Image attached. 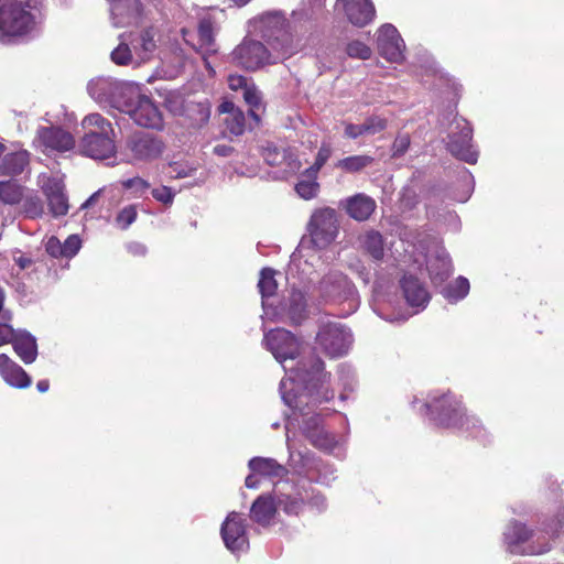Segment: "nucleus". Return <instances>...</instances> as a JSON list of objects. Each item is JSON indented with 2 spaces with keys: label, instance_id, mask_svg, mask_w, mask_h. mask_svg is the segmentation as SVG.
Returning <instances> with one entry per match:
<instances>
[{
  "label": "nucleus",
  "instance_id": "nucleus-1",
  "mask_svg": "<svg viewBox=\"0 0 564 564\" xmlns=\"http://www.w3.org/2000/svg\"><path fill=\"white\" fill-rule=\"evenodd\" d=\"M263 343L265 348L280 362L286 373L280 382V393L283 402L293 412L303 411L317 403L330 400L334 394L325 387L327 375L324 372V362L313 357L310 361V369L306 365L299 362L296 369H288L284 365L288 360L296 359L302 350L303 344L294 334L276 328L264 334Z\"/></svg>",
  "mask_w": 564,
  "mask_h": 564
},
{
  "label": "nucleus",
  "instance_id": "nucleus-2",
  "mask_svg": "<svg viewBox=\"0 0 564 564\" xmlns=\"http://www.w3.org/2000/svg\"><path fill=\"white\" fill-rule=\"evenodd\" d=\"M321 416V412H315V406L293 412L285 424L286 447L289 465L295 473L328 484L335 478L334 468L316 462L314 454L301 445V438L304 437L322 451L332 452L337 446L335 436L324 430Z\"/></svg>",
  "mask_w": 564,
  "mask_h": 564
},
{
  "label": "nucleus",
  "instance_id": "nucleus-3",
  "mask_svg": "<svg viewBox=\"0 0 564 564\" xmlns=\"http://www.w3.org/2000/svg\"><path fill=\"white\" fill-rule=\"evenodd\" d=\"M412 403L421 414L430 415L441 426L456 429L480 441L486 437V430L480 421L468 415L460 400L452 393L433 392L425 401L414 398Z\"/></svg>",
  "mask_w": 564,
  "mask_h": 564
},
{
  "label": "nucleus",
  "instance_id": "nucleus-4",
  "mask_svg": "<svg viewBox=\"0 0 564 564\" xmlns=\"http://www.w3.org/2000/svg\"><path fill=\"white\" fill-rule=\"evenodd\" d=\"M304 498L302 492L289 481H278L273 488V496L262 495L251 506L250 518L262 527L271 525L281 508L286 514L297 516L303 510Z\"/></svg>",
  "mask_w": 564,
  "mask_h": 564
},
{
  "label": "nucleus",
  "instance_id": "nucleus-5",
  "mask_svg": "<svg viewBox=\"0 0 564 564\" xmlns=\"http://www.w3.org/2000/svg\"><path fill=\"white\" fill-rule=\"evenodd\" d=\"M43 13L30 1L0 0V40L11 41L34 32L42 23Z\"/></svg>",
  "mask_w": 564,
  "mask_h": 564
},
{
  "label": "nucleus",
  "instance_id": "nucleus-6",
  "mask_svg": "<svg viewBox=\"0 0 564 564\" xmlns=\"http://www.w3.org/2000/svg\"><path fill=\"white\" fill-rule=\"evenodd\" d=\"M564 524V510H558L554 519L545 525L543 531L531 532L519 522H511L503 532L505 541L512 553L528 555L542 554L550 550L549 542H541L547 535L549 540L558 536Z\"/></svg>",
  "mask_w": 564,
  "mask_h": 564
},
{
  "label": "nucleus",
  "instance_id": "nucleus-7",
  "mask_svg": "<svg viewBox=\"0 0 564 564\" xmlns=\"http://www.w3.org/2000/svg\"><path fill=\"white\" fill-rule=\"evenodd\" d=\"M82 127L86 130L79 142L82 154L94 160H107L116 155L115 130L110 121L95 112L84 117Z\"/></svg>",
  "mask_w": 564,
  "mask_h": 564
},
{
  "label": "nucleus",
  "instance_id": "nucleus-8",
  "mask_svg": "<svg viewBox=\"0 0 564 564\" xmlns=\"http://www.w3.org/2000/svg\"><path fill=\"white\" fill-rule=\"evenodd\" d=\"M252 32L270 43L278 57L286 58L293 54L290 36L286 33V19L280 11L265 12L250 21Z\"/></svg>",
  "mask_w": 564,
  "mask_h": 564
},
{
  "label": "nucleus",
  "instance_id": "nucleus-9",
  "mask_svg": "<svg viewBox=\"0 0 564 564\" xmlns=\"http://www.w3.org/2000/svg\"><path fill=\"white\" fill-rule=\"evenodd\" d=\"M444 119L448 121L447 150L458 160L475 164L478 152L473 144V129L468 121L451 111Z\"/></svg>",
  "mask_w": 564,
  "mask_h": 564
},
{
  "label": "nucleus",
  "instance_id": "nucleus-10",
  "mask_svg": "<svg viewBox=\"0 0 564 564\" xmlns=\"http://www.w3.org/2000/svg\"><path fill=\"white\" fill-rule=\"evenodd\" d=\"M120 112L127 113L140 127L160 130L163 127V116L154 101L140 94L138 84L133 86V93L121 104Z\"/></svg>",
  "mask_w": 564,
  "mask_h": 564
},
{
  "label": "nucleus",
  "instance_id": "nucleus-11",
  "mask_svg": "<svg viewBox=\"0 0 564 564\" xmlns=\"http://www.w3.org/2000/svg\"><path fill=\"white\" fill-rule=\"evenodd\" d=\"M319 295L327 304H347L344 315L358 307L357 292L350 281L339 272H330L319 283Z\"/></svg>",
  "mask_w": 564,
  "mask_h": 564
},
{
  "label": "nucleus",
  "instance_id": "nucleus-12",
  "mask_svg": "<svg viewBox=\"0 0 564 564\" xmlns=\"http://www.w3.org/2000/svg\"><path fill=\"white\" fill-rule=\"evenodd\" d=\"M134 85L111 77H97L88 83L87 90L98 104L120 110L121 104L133 93Z\"/></svg>",
  "mask_w": 564,
  "mask_h": 564
},
{
  "label": "nucleus",
  "instance_id": "nucleus-13",
  "mask_svg": "<svg viewBox=\"0 0 564 564\" xmlns=\"http://www.w3.org/2000/svg\"><path fill=\"white\" fill-rule=\"evenodd\" d=\"M33 148L45 155L70 152L76 147L75 137L66 129L55 126H39L32 141Z\"/></svg>",
  "mask_w": 564,
  "mask_h": 564
},
{
  "label": "nucleus",
  "instance_id": "nucleus-14",
  "mask_svg": "<svg viewBox=\"0 0 564 564\" xmlns=\"http://www.w3.org/2000/svg\"><path fill=\"white\" fill-rule=\"evenodd\" d=\"M352 334L339 322L327 321L319 325L316 344L329 357L346 355L352 346Z\"/></svg>",
  "mask_w": 564,
  "mask_h": 564
},
{
  "label": "nucleus",
  "instance_id": "nucleus-15",
  "mask_svg": "<svg viewBox=\"0 0 564 564\" xmlns=\"http://www.w3.org/2000/svg\"><path fill=\"white\" fill-rule=\"evenodd\" d=\"M307 229L313 243L318 248L330 245L339 232V220L334 208L316 209L308 221Z\"/></svg>",
  "mask_w": 564,
  "mask_h": 564
},
{
  "label": "nucleus",
  "instance_id": "nucleus-16",
  "mask_svg": "<svg viewBox=\"0 0 564 564\" xmlns=\"http://www.w3.org/2000/svg\"><path fill=\"white\" fill-rule=\"evenodd\" d=\"M263 315L271 321H290L301 324L307 316L305 294L300 290H292L278 307L267 301L262 302Z\"/></svg>",
  "mask_w": 564,
  "mask_h": 564
},
{
  "label": "nucleus",
  "instance_id": "nucleus-17",
  "mask_svg": "<svg viewBox=\"0 0 564 564\" xmlns=\"http://www.w3.org/2000/svg\"><path fill=\"white\" fill-rule=\"evenodd\" d=\"M280 58L278 54H271L261 42L251 39H245L231 53L232 63L248 70L276 63Z\"/></svg>",
  "mask_w": 564,
  "mask_h": 564
},
{
  "label": "nucleus",
  "instance_id": "nucleus-18",
  "mask_svg": "<svg viewBox=\"0 0 564 564\" xmlns=\"http://www.w3.org/2000/svg\"><path fill=\"white\" fill-rule=\"evenodd\" d=\"M166 143L151 133L134 134L127 141V149L134 161L153 162L163 158Z\"/></svg>",
  "mask_w": 564,
  "mask_h": 564
},
{
  "label": "nucleus",
  "instance_id": "nucleus-19",
  "mask_svg": "<svg viewBox=\"0 0 564 564\" xmlns=\"http://www.w3.org/2000/svg\"><path fill=\"white\" fill-rule=\"evenodd\" d=\"M225 546L234 554L245 552L249 547L246 520L238 512H230L220 528Z\"/></svg>",
  "mask_w": 564,
  "mask_h": 564
},
{
  "label": "nucleus",
  "instance_id": "nucleus-20",
  "mask_svg": "<svg viewBox=\"0 0 564 564\" xmlns=\"http://www.w3.org/2000/svg\"><path fill=\"white\" fill-rule=\"evenodd\" d=\"M39 184L46 197L51 214L54 217L66 215L69 205L63 178L58 175L43 173L39 176Z\"/></svg>",
  "mask_w": 564,
  "mask_h": 564
},
{
  "label": "nucleus",
  "instance_id": "nucleus-21",
  "mask_svg": "<svg viewBox=\"0 0 564 564\" xmlns=\"http://www.w3.org/2000/svg\"><path fill=\"white\" fill-rule=\"evenodd\" d=\"M335 10L357 28L370 24L376 17L371 0H336Z\"/></svg>",
  "mask_w": 564,
  "mask_h": 564
},
{
  "label": "nucleus",
  "instance_id": "nucleus-22",
  "mask_svg": "<svg viewBox=\"0 0 564 564\" xmlns=\"http://www.w3.org/2000/svg\"><path fill=\"white\" fill-rule=\"evenodd\" d=\"M377 45L379 54L391 63H401L404 59V42L392 24H383L377 31Z\"/></svg>",
  "mask_w": 564,
  "mask_h": 564
},
{
  "label": "nucleus",
  "instance_id": "nucleus-23",
  "mask_svg": "<svg viewBox=\"0 0 564 564\" xmlns=\"http://www.w3.org/2000/svg\"><path fill=\"white\" fill-rule=\"evenodd\" d=\"M263 158L269 165L280 167L281 177L293 175L301 167L297 156L286 149L268 147L263 151Z\"/></svg>",
  "mask_w": 564,
  "mask_h": 564
},
{
  "label": "nucleus",
  "instance_id": "nucleus-24",
  "mask_svg": "<svg viewBox=\"0 0 564 564\" xmlns=\"http://www.w3.org/2000/svg\"><path fill=\"white\" fill-rule=\"evenodd\" d=\"M110 18L116 28H124L135 23L140 14L138 0H108Z\"/></svg>",
  "mask_w": 564,
  "mask_h": 564
},
{
  "label": "nucleus",
  "instance_id": "nucleus-25",
  "mask_svg": "<svg viewBox=\"0 0 564 564\" xmlns=\"http://www.w3.org/2000/svg\"><path fill=\"white\" fill-rule=\"evenodd\" d=\"M426 269L435 285L442 284L453 272V265L448 252L438 247L426 261Z\"/></svg>",
  "mask_w": 564,
  "mask_h": 564
},
{
  "label": "nucleus",
  "instance_id": "nucleus-26",
  "mask_svg": "<svg viewBox=\"0 0 564 564\" xmlns=\"http://www.w3.org/2000/svg\"><path fill=\"white\" fill-rule=\"evenodd\" d=\"M401 289L403 291L406 303L417 311L423 310L430 302V293L420 280L413 275H404L401 280Z\"/></svg>",
  "mask_w": 564,
  "mask_h": 564
},
{
  "label": "nucleus",
  "instance_id": "nucleus-27",
  "mask_svg": "<svg viewBox=\"0 0 564 564\" xmlns=\"http://www.w3.org/2000/svg\"><path fill=\"white\" fill-rule=\"evenodd\" d=\"M248 467L254 475L269 478L274 484L284 481L283 477L289 473L285 466L271 457H253L249 460ZM285 481L291 482L289 479H285Z\"/></svg>",
  "mask_w": 564,
  "mask_h": 564
},
{
  "label": "nucleus",
  "instance_id": "nucleus-28",
  "mask_svg": "<svg viewBox=\"0 0 564 564\" xmlns=\"http://www.w3.org/2000/svg\"><path fill=\"white\" fill-rule=\"evenodd\" d=\"M340 205L345 208L349 217L357 221L367 220L377 206L373 198L362 193L348 197L341 202Z\"/></svg>",
  "mask_w": 564,
  "mask_h": 564
},
{
  "label": "nucleus",
  "instance_id": "nucleus-29",
  "mask_svg": "<svg viewBox=\"0 0 564 564\" xmlns=\"http://www.w3.org/2000/svg\"><path fill=\"white\" fill-rule=\"evenodd\" d=\"M0 375L9 386L18 389H25L30 387L32 382L23 368L4 354L0 355Z\"/></svg>",
  "mask_w": 564,
  "mask_h": 564
},
{
  "label": "nucleus",
  "instance_id": "nucleus-30",
  "mask_svg": "<svg viewBox=\"0 0 564 564\" xmlns=\"http://www.w3.org/2000/svg\"><path fill=\"white\" fill-rule=\"evenodd\" d=\"M156 31L153 28L147 29L132 41L133 52L135 54V65H141L150 61L156 51L158 41Z\"/></svg>",
  "mask_w": 564,
  "mask_h": 564
},
{
  "label": "nucleus",
  "instance_id": "nucleus-31",
  "mask_svg": "<svg viewBox=\"0 0 564 564\" xmlns=\"http://www.w3.org/2000/svg\"><path fill=\"white\" fill-rule=\"evenodd\" d=\"M14 351L24 364H32L37 356V345L35 338L26 332H13L11 339Z\"/></svg>",
  "mask_w": 564,
  "mask_h": 564
},
{
  "label": "nucleus",
  "instance_id": "nucleus-32",
  "mask_svg": "<svg viewBox=\"0 0 564 564\" xmlns=\"http://www.w3.org/2000/svg\"><path fill=\"white\" fill-rule=\"evenodd\" d=\"M198 37H199V46L195 47L197 52H199L205 62V66L214 72L208 62V55L217 52L216 44L214 41V28L213 23L209 19H203L198 25Z\"/></svg>",
  "mask_w": 564,
  "mask_h": 564
},
{
  "label": "nucleus",
  "instance_id": "nucleus-33",
  "mask_svg": "<svg viewBox=\"0 0 564 564\" xmlns=\"http://www.w3.org/2000/svg\"><path fill=\"white\" fill-rule=\"evenodd\" d=\"M30 163V153L24 149L4 154L0 163V172L6 175L15 176L25 171Z\"/></svg>",
  "mask_w": 564,
  "mask_h": 564
},
{
  "label": "nucleus",
  "instance_id": "nucleus-34",
  "mask_svg": "<svg viewBox=\"0 0 564 564\" xmlns=\"http://www.w3.org/2000/svg\"><path fill=\"white\" fill-rule=\"evenodd\" d=\"M360 247L375 260H381L384 256V242L380 232L368 230L358 237Z\"/></svg>",
  "mask_w": 564,
  "mask_h": 564
},
{
  "label": "nucleus",
  "instance_id": "nucleus-35",
  "mask_svg": "<svg viewBox=\"0 0 564 564\" xmlns=\"http://www.w3.org/2000/svg\"><path fill=\"white\" fill-rule=\"evenodd\" d=\"M24 198V187L15 181H0V200L4 205H17Z\"/></svg>",
  "mask_w": 564,
  "mask_h": 564
},
{
  "label": "nucleus",
  "instance_id": "nucleus-36",
  "mask_svg": "<svg viewBox=\"0 0 564 564\" xmlns=\"http://www.w3.org/2000/svg\"><path fill=\"white\" fill-rule=\"evenodd\" d=\"M469 289V281L464 276H458L455 281L443 288L442 294L448 302L456 303L466 297Z\"/></svg>",
  "mask_w": 564,
  "mask_h": 564
},
{
  "label": "nucleus",
  "instance_id": "nucleus-37",
  "mask_svg": "<svg viewBox=\"0 0 564 564\" xmlns=\"http://www.w3.org/2000/svg\"><path fill=\"white\" fill-rule=\"evenodd\" d=\"M372 162L373 158L370 155H350L337 161L335 166L346 173H358L371 165Z\"/></svg>",
  "mask_w": 564,
  "mask_h": 564
},
{
  "label": "nucleus",
  "instance_id": "nucleus-38",
  "mask_svg": "<svg viewBox=\"0 0 564 564\" xmlns=\"http://www.w3.org/2000/svg\"><path fill=\"white\" fill-rule=\"evenodd\" d=\"M276 286L278 285L274 280V271L269 268L262 269L258 282V288L262 295V302L267 301L270 303V297L274 294Z\"/></svg>",
  "mask_w": 564,
  "mask_h": 564
},
{
  "label": "nucleus",
  "instance_id": "nucleus-39",
  "mask_svg": "<svg viewBox=\"0 0 564 564\" xmlns=\"http://www.w3.org/2000/svg\"><path fill=\"white\" fill-rule=\"evenodd\" d=\"M121 42L118 44V46L111 52L110 58L111 61L120 66H127V65H135V54L133 52V48L131 50L130 46L122 41V35L120 36Z\"/></svg>",
  "mask_w": 564,
  "mask_h": 564
},
{
  "label": "nucleus",
  "instance_id": "nucleus-40",
  "mask_svg": "<svg viewBox=\"0 0 564 564\" xmlns=\"http://www.w3.org/2000/svg\"><path fill=\"white\" fill-rule=\"evenodd\" d=\"M137 217V205H127L118 212L115 218V225L121 230H127L135 221Z\"/></svg>",
  "mask_w": 564,
  "mask_h": 564
},
{
  "label": "nucleus",
  "instance_id": "nucleus-41",
  "mask_svg": "<svg viewBox=\"0 0 564 564\" xmlns=\"http://www.w3.org/2000/svg\"><path fill=\"white\" fill-rule=\"evenodd\" d=\"M242 97L250 106L249 115L254 119V121L258 123L260 121L259 116L257 115L256 110L260 108L261 106V95L260 91L257 89V87L251 83L243 91Z\"/></svg>",
  "mask_w": 564,
  "mask_h": 564
},
{
  "label": "nucleus",
  "instance_id": "nucleus-42",
  "mask_svg": "<svg viewBox=\"0 0 564 564\" xmlns=\"http://www.w3.org/2000/svg\"><path fill=\"white\" fill-rule=\"evenodd\" d=\"M225 124L229 132L234 135H240L245 131V113L239 110H234V113L230 116H226L224 119Z\"/></svg>",
  "mask_w": 564,
  "mask_h": 564
},
{
  "label": "nucleus",
  "instance_id": "nucleus-43",
  "mask_svg": "<svg viewBox=\"0 0 564 564\" xmlns=\"http://www.w3.org/2000/svg\"><path fill=\"white\" fill-rule=\"evenodd\" d=\"M304 177L301 180L296 186V193L304 199H311L317 195L318 192V183L315 181L316 178H310L304 174Z\"/></svg>",
  "mask_w": 564,
  "mask_h": 564
},
{
  "label": "nucleus",
  "instance_id": "nucleus-44",
  "mask_svg": "<svg viewBox=\"0 0 564 564\" xmlns=\"http://www.w3.org/2000/svg\"><path fill=\"white\" fill-rule=\"evenodd\" d=\"M23 212L30 218L42 217L44 208L41 198L36 195L24 196Z\"/></svg>",
  "mask_w": 564,
  "mask_h": 564
},
{
  "label": "nucleus",
  "instance_id": "nucleus-45",
  "mask_svg": "<svg viewBox=\"0 0 564 564\" xmlns=\"http://www.w3.org/2000/svg\"><path fill=\"white\" fill-rule=\"evenodd\" d=\"M346 53L351 58L368 59L372 51L364 42L355 40L347 44Z\"/></svg>",
  "mask_w": 564,
  "mask_h": 564
},
{
  "label": "nucleus",
  "instance_id": "nucleus-46",
  "mask_svg": "<svg viewBox=\"0 0 564 564\" xmlns=\"http://www.w3.org/2000/svg\"><path fill=\"white\" fill-rule=\"evenodd\" d=\"M330 153L329 147H322L317 152L314 164L306 169L305 175L310 178H316L318 171L329 159Z\"/></svg>",
  "mask_w": 564,
  "mask_h": 564
},
{
  "label": "nucleus",
  "instance_id": "nucleus-47",
  "mask_svg": "<svg viewBox=\"0 0 564 564\" xmlns=\"http://www.w3.org/2000/svg\"><path fill=\"white\" fill-rule=\"evenodd\" d=\"M365 135H373L381 131H383L387 126L388 121L386 118L380 116H371L366 119V121L362 123Z\"/></svg>",
  "mask_w": 564,
  "mask_h": 564
},
{
  "label": "nucleus",
  "instance_id": "nucleus-48",
  "mask_svg": "<svg viewBox=\"0 0 564 564\" xmlns=\"http://www.w3.org/2000/svg\"><path fill=\"white\" fill-rule=\"evenodd\" d=\"M121 184L124 188L131 189L135 197H141L150 188V183L139 176L124 180Z\"/></svg>",
  "mask_w": 564,
  "mask_h": 564
},
{
  "label": "nucleus",
  "instance_id": "nucleus-49",
  "mask_svg": "<svg viewBox=\"0 0 564 564\" xmlns=\"http://www.w3.org/2000/svg\"><path fill=\"white\" fill-rule=\"evenodd\" d=\"M301 492L304 498V501L307 500L308 506L314 509L317 512H322L326 509L327 502L323 495L321 494H312V496L308 498V494L306 490H303L297 485L293 484ZM305 502H303L304 505Z\"/></svg>",
  "mask_w": 564,
  "mask_h": 564
},
{
  "label": "nucleus",
  "instance_id": "nucleus-50",
  "mask_svg": "<svg viewBox=\"0 0 564 564\" xmlns=\"http://www.w3.org/2000/svg\"><path fill=\"white\" fill-rule=\"evenodd\" d=\"M375 311L377 314L382 317L383 319H387L389 322H404L409 318V315L406 314H400V315H387L382 312V308L380 307V304L382 302L381 293L378 288L375 289Z\"/></svg>",
  "mask_w": 564,
  "mask_h": 564
},
{
  "label": "nucleus",
  "instance_id": "nucleus-51",
  "mask_svg": "<svg viewBox=\"0 0 564 564\" xmlns=\"http://www.w3.org/2000/svg\"><path fill=\"white\" fill-rule=\"evenodd\" d=\"M82 247V240L78 235H70L63 242L64 258H73Z\"/></svg>",
  "mask_w": 564,
  "mask_h": 564
},
{
  "label": "nucleus",
  "instance_id": "nucleus-52",
  "mask_svg": "<svg viewBox=\"0 0 564 564\" xmlns=\"http://www.w3.org/2000/svg\"><path fill=\"white\" fill-rule=\"evenodd\" d=\"M152 196L155 200L164 205H172L175 197V193L169 186H160L152 189Z\"/></svg>",
  "mask_w": 564,
  "mask_h": 564
},
{
  "label": "nucleus",
  "instance_id": "nucleus-53",
  "mask_svg": "<svg viewBox=\"0 0 564 564\" xmlns=\"http://www.w3.org/2000/svg\"><path fill=\"white\" fill-rule=\"evenodd\" d=\"M410 147V137L409 134H398L392 144V156L400 158L402 156Z\"/></svg>",
  "mask_w": 564,
  "mask_h": 564
},
{
  "label": "nucleus",
  "instance_id": "nucleus-54",
  "mask_svg": "<svg viewBox=\"0 0 564 564\" xmlns=\"http://www.w3.org/2000/svg\"><path fill=\"white\" fill-rule=\"evenodd\" d=\"M45 251L53 258H64L63 243L55 236H51L44 243Z\"/></svg>",
  "mask_w": 564,
  "mask_h": 564
},
{
  "label": "nucleus",
  "instance_id": "nucleus-55",
  "mask_svg": "<svg viewBox=\"0 0 564 564\" xmlns=\"http://www.w3.org/2000/svg\"><path fill=\"white\" fill-rule=\"evenodd\" d=\"M344 135L348 139H357L361 135H365L364 126L355 124L350 122H344Z\"/></svg>",
  "mask_w": 564,
  "mask_h": 564
},
{
  "label": "nucleus",
  "instance_id": "nucleus-56",
  "mask_svg": "<svg viewBox=\"0 0 564 564\" xmlns=\"http://www.w3.org/2000/svg\"><path fill=\"white\" fill-rule=\"evenodd\" d=\"M251 83H249L245 76H241V75H229L228 76V85H229V88L232 90L241 89L243 91Z\"/></svg>",
  "mask_w": 564,
  "mask_h": 564
},
{
  "label": "nucleus",
  "instance_id": "nucleus-57",
  "mask_svg": "<svg viewBox=\"0 0 564 564\" xmlns=\"http://www.w3.org/2000/svg\"><path fill=\"white\" fill-rule=\"evenodd\" d=\"M169 166L172 170L171 176L174 178H184V177L191 176L194 171L193 167H187V166L183 167V166H180L175 162H169Z\"/></svg>",
  "mask_w": 564,
  "mask_h": 564
},
{
  "label": "nucleus",
  "instance_id": "nucleus-58",
  "mask_svg": "<svg viewBox=\"0 0 564 564\" xmlns=\"http://www.w3.org/2000/svg\"><path fill=\"white\" fill-rule=\"evenodd\" d=\"M9 321L0 322V346L11 341L13 337V328L8 324Z\"/></svg>",
  "mask_w": 564,
  "mask_h": 564
},
{
  "label": "nucleus",
  "instance_id": "nucleus-59",
  "mask_svg": "<svg viewBox=\"0 0 564 564\" xmlns=\"http://www.w3.org/2000/svg\"><path fill=\"white\" fill-rule=\"evenodd\" d=\"M13 261L21 270L28 269L33 262L31 258L24 256L20 251L14 252Z\"/></svg>",
  "mask_w": 564,
  "mask_h": 564
},
{
  "label": "nucleus",
  "instance_id": "nucleus-60",
  "mask_svg": "<svg viewBox=\"0 0 564 564\" xmlns=\"http://www.w3.org/2000/svg\"><path fill=\"white\" fill-rule=\"evenodd\" d=\"M234 110H239V108H237L235 106L234 102L231 101H224L220 106H219V111L221 113H225L227 116H230L234 113Z\"/></svg>",
  "mask_w": 564,
  "mask_h": 564
},
{
  "label": "nucleus",
  "instance_id": "nucleus-61",
  "mask_svg": "<svg viewBox=\"0 0 564 564\" xmlns=\"http://www.w3.org/2000/svg\"><path fill=\"white\" fill-rule=\"evenodd\" d=\"M4 297H6L4 291L0 288V318H1V321H10L11 314L8 311L2 310Z\"/></svg>",
  "mask_w": 564,
  "mask_h": 564
},
{
  "label": "nucleus",
  "instance_id": "nucleus-62",
  "mask_svg": "<svg viewBox=\"0 0 564 564\" xmlns=\"http://www.w3.org/2000/svg\"><path fill=\"white\" fill-rule=\"evenodd\" d=\"M214 152L219 156H228L232 152V148L225 144H218L214 148Z\"/></svg>",
  "mask_w": 564,
  "mask_h": 564
},
{
  "label": "nucleus",
  "instance_id": "nucleus-63",
  "mask_svg": "<svg viewBox=\"0 0 564 564\" xmlns=\"http://www.w3.org/2000/svg\"><path fill=\"white\" fill-rule=\"evenodd\" d=\"M259 475H254L252 471L249 476H247L246 478V486L248 488H251V489H257L259 488V479H258Z\"/></svg>",
  "mask_w": 564,
  "mask_h": 564
},
{
  "label": "nucleus",
  "instance_id": "nucleus-64",
  "mask_svg": "<svg viewBox=\"0 0 564 564\" xmlns=\"http://www.w3.org/2000/svg\"><path fill=\"white\" fill-rule=\"evenodd\" d=\"M130 250L134 254H144L145 253V247L140 243H134L130 246Z\"/></svg>",
  "mask_w": 564,
  "mask_h": 564
}]
</instances>
